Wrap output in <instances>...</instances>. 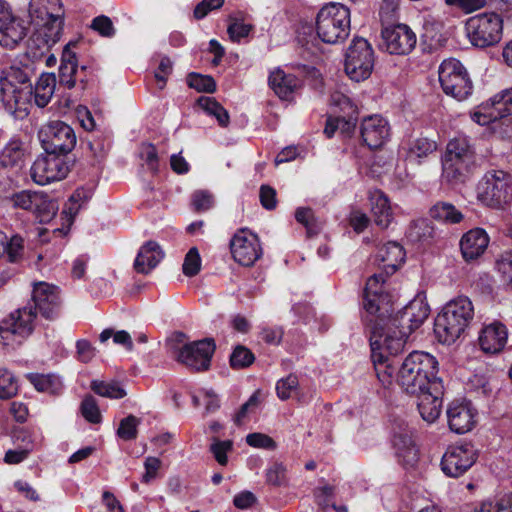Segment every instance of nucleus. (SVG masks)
<instances>
[{
    "instance_id": "1",
    "label": "nucleus",
    "mask_w": 512,
    "mask_h": 512,
    "mask_svg": "<svg viewBox=\"0 0 512 512\" xmlns=\"http://www.w3.org/2000/svg\"><path fill=\"white\" fill-rule=\"evenodd\" d=\"M386 276L374 274L368 278L364 289L363 321L370 333L371 358L376 375L383 385L391 384L394 367L389 356L400 353L409 335L419 328L429 316V306L415 298L393 314L392 296L385 290Z\"/></svg>"
},
{
    "instance_id": "2",
    "label": "nucleus",
    "mask_w": 512,
    "mask_h": 512,
    "mask_svg": "<svg viewBox=\"0 0 512 512\" xmlns=\"http://www.w3.org/2000/svg\"><path fill=\"white\" fill-rule=\"evenodd\" d=\"M62 309L57 286L47 282L33 284L31 300L0 321V344L7 350H17L33 334L39 318L55 321Z\"/></svg>"
},
{
    "instance_id": "3",
    "label": "nucleus",
    "mask_w": 512,
    "mask_h": 512,
    "mask_svg": "<svg viewBox=\"0 0 512 512\" xmlns=\"http://www.w3.org/2000/svg\"><path fill=\"white\" fill-rule=\"evenodd\" d=\"M437 373L438 361L434 356L423 351H413L402 362L397 382L406 393L419 395L434 386V382H442Z\"/></svg>"
},
{
    "instance_id": "4",
    "label": "nucleus",
    "mask_w": 512,
    "mask_h": 512,
    "mask_svg": "<svg viewBox=\"0 0 512 512\" xmlns=\"http://www.w3.org/2000/svg\"><path fill=\"white\" fill-rule=\"evenodd\" d=\"M474 316V307L468 297H458L448 302L437 315L434 332L443 344L454 343L466 330Z\"/></svg>"
},
{
    "instance_id": "5",
    "label": "nucleus",
    "mask_w": 512,
    "mask_h": 512,
    "mask_svg": "<svg viewBox=\"0 0 512 512\" xmlns=\"http://www.w3.org/2000/svg\"><path fill=\"white\" fill-rule=\"evenodd\" d=\"M316 33L327 44H339L346 40L351 30L350 9L336 2L325 4L316 16Z\"/></svg>"
},
{
    "instance_id": "6",
    "label": "nucleus",
    "mask_w": 512,
    "mask_h": 512,
    "mask_svg": "<svg viewBox=\"0 0 512 512\" xmlns=\"http://www.w3.org/2000/svg\"><path fill=\"white\" fill-rule=\"evenodd\" d=\"M31 96L32 85L27 69L11 66L2 71L0 100L9 113L25 111Z\"/></svg>"
},
{
    "instance_id": "7",
    "label": "nucleus",
    "mask_w": 512,
    "mask_h": 512,
    "mask_svg": "<svg viewBox=\"0 0 512 512\" xmlns=\"http://www.w3.org/2000/svg\"><path fill=\"white\" fill-rule=\"evenodd\" d=\"M476 193L483 205L504 208L512 201V174L502 169L488 170L479 180Z\"/></svg>"
},
{
    "instance_id": "8",
    "label": "nucleus",
    "mask_w": 512,
    "mask_h": 512,
    "mask_svg": "<svg viewBox=\"0 0 512 512\" xmlns=\"http://www.w3.org/2000/svg\"><path fill=\"white\" fill-rule=\"evenodd\" d=\"M467 36L472 45L479 48L494 46L502 38L503 20L496 13H481L466 22Z\"/></svg>"
},
{
    "instance_id": "9",
    "label": "nucleus",
    "mask_w": 512,
    "mask_h": 512,
    "mask_svg": "<svg viewBox=\"0 0 512 512\" xmlns=\"http://www.w3.org/2000/svg\"><path fill=\"white\" fill-rule=\"evenodd\" d=\"M439 82L445 94L459 101L467 99L473 84L463 64L454 58L444 60L439 67Z\"/></svg>"
},
{
    "instance_id": "10",
    "label": "nucleus",
    "mask_w": 512,
    "mask_h": 512,
    "mask_svg": "<svg viewBox=\"0 0 512 512\" xmlns=\"http://www.w3.org/2000/svg\"><path fill=\"white\" fill-rule=\"evenodd\" d=\"M373 66L374 52L372 46L366 39L355 37L345 55L346 74L353 81H363L371 75Z\"/></svg>"
},
{
    "instance_id": "11",
    "label": "nucleus",
    "mask_w": 512,
    "mask_h": 512,
    "mask_svg": "<svg viewBox=\"0 0 512 512\" xmlns=\"http://www.w3.org/2000/svg\"><path fill=\"white\" fill-rule=\"evenodd\" d=\"M38 139L45 152H52L66 156L77 142L76 135L71 126L65 122L50 121L41 126Z\"/></svg>"
},
{
    "instance_id": "12",
    "label": "nucleus",
    "mask_w": 512,
    "mask_h": 512,
    "mask_svg": "<svg viewBox=\"0 0 512 512\" xmlns=\"http://www.w3.org/2000/svg\"><path fill=\"white\" fill-rule=\"evenodd\" d=\"M69 171L70 163L66 160V156L45 152L33 162L30 168V176L33 182L44 186L63 180Z\"/></svg>"
},
{
    "instance_id": "13",
    "label": "nucleus",
    "mask_w": 512,
    "mask_h": 512,
    "mask_svg": "<svg viewBox=\"0 0 512 512\" xmlns=\"http://www.w3.org/2000/svg\"><path fill=\"white\" fill-rule=\"evenodd\" d=\"M213 339H203L184 344L174 349L175 358L181 364L195 371H204L210 367L215 351Z\"/></svg>"
},
{
    "instance_id": "14",
    "label": "nucleus",
    "mask_w": 512,
    "mask_h": 512,
    "mask_svg": "<svg viewBox=\"0 0 512 512\" xmlns=\"http://www.w3.org/2000/svg\"><path fill=\"white\" fill-rule=\"evenodd\" d=\"M8 202L15 209L33 212L40 221L50 220L57 210L56 203L38 191L22 190L8 197Z\"/></svg>"
},
{
    "instance_id": "15",
    "label": "nucleus",
    "mask_w": 512,
    "mask_h": 512,
    "mask_svg": "<svg viewBox=\"0 0 512 512\" xmlns=\"http://www.w3.org/2000/svg\"><path fill=\"white\" fill-rule=\"evenodd\" d=\"M476 457L471 444L451 445L442 456L441 469L448 477H460L472 467Z\"/></svg>"
},
{
    "instance_id": "16",
    "label": "nucleus",
    "mask_w": 512,
    "mask_h": 512,
    "mask_svg": "<svg viewBox=\"0 0 512 512\" xmlns=\"http://www.w3.org/2000/svg\"><path fill=\"white\" fill-rule=\"evenodd\" d=\"M230 249L234 260L247 267L252 266L262 256L258 236L247 229H240L234 234Z\"/></svg>"
},
{
    "instance_id": "17",
    "label": "nucleus",
    "mask_w": 512,
    "mask_h": 512,
    "mask_svg": "<svg viewBox=\"0 0 512 512\" xmlns=\"http://www.w3.org/2000/svg\"><path fill=\"white\" fill-rule=\"evenodd\" d=\"M27 31L26 21L14 16L10 6L0 0V45L14 48L26 37Z\"/></svg>"
},
{
    "instance_id": "18",
    "label": "nucleus",
    "mask_w": 512,
    "mask_h": 512,
    "mask_svg": "<svg viewBox=\"0 0 512 512\" xmlns=\"http://www.w3.org/2000/svg\"><path fill=\"white\" fill-rule=\"evenodd\" d=\"M511 114L512 88L494 95L485 104H482L480 110L473 113L472 119L480 125H487L506 119Z\"/></svg>"
},
{
    "instance_id": "19",
    "label": "nucleus",
    "mask_w": 512,
    "mask_h": 512,
    "mask_svg": "<svg viewBox=\"0 0 512 512\" xmlns=\"http://www.w3.org/2000/svg\"><path fill=\"white\" fill-rule=\"evenodd\" d=\"M386 50L390 54H409L417 43L416 34L406 24L384 27L381 32Z\"/></svg>"
},
{
    "instance_id": "20",
    "label": "nucleus",
    "mask_w": 512,
    "mask_h": 512,
    "mask_svg": "<svg viewBox=\"0 0 512 512\" xmlns=\"http://www.w3.org/2000/svg\"><path fill=\"white\" fill-rule=\"evenodd\" d=\"M360 135L364 145L375 150L381 148L390 138V125L380 115L365 117L360 125Z\"/></svg>"
},
{
    "instance_id": "21",
    "label": "nucleus",
    "mask_w": 512,
    "mask_h": 512,
    "mask_svg": "<svg viewBox=\"0 0 512 512\" xmlns=\"http://www.w3.org/2000/svg\"><path fill=\"white\" fill-rule=\"evenodd\" d=\"M86 66H82L78 69V61L75 52L71 50V43H68L62 52L61 64L59 66V84L72 89L76 86L77 81L82 84V88H85L88 82L86 75Z\"/></svg>"
},
{
    "instance_id": "22",
    "label": "nucleus",
    "mask_w": 512,
    "mask_h": 512,
    "mask_svg": "<svg viewBox=\"0 0 512 512\" xmlns=\"http://www.w3.org/2000/svg\"><path fill=\"white\" fill-rule=\"evenodd\" d=\"M476 169V159H442V179L450 185L464 184Z\"/></svg>"
},
{
    "instance_id": "23",
    "label": "nucleus",
    "mask_w": 512,
    "mask_h": 512,
    "mask_svg": "<svg viewBox=\"0 0 512 512\" xmlns=\"http://www.w3.org/2000/svg\"><path fill=\"white\" fill-rule=\"evenodd\" d=\"M434 383V386L416 395L419 398L417 403L419 413L422 419L428 423H433L438 419L442 405L443 384L442 382Z\"/></svg>"
},
{
    "instance_id": "24",
    "label": "nucleus",
    "mask_w": 512,
    "mask_h": 512,
    "mask_svg": "<svg viewBox=\"0 0 512 512\" xmlns=\"http://www.w3.org/2000/svg\"><path fill=\"white\" fill-rule=\"evenodd\" d=\"M268 84L281 100L287 101H291L302 87V81L297 76L286 73L281 68H276L270 73Z\"/></svg>"
},
{
    "instance_id": "25",
    "label": "nucleus",
    "mask_w": 512,
    "mask_h": 512,
    "mask_svg": "<svg viewBox=\"0 0 512 512\" xmlns=\"http://www.w3.org/2000/svg\"><path fill=\"white\" fill-rule=\"evenodd\" d=\"M447 420L452 432L464 434L475 425V411L469 403L453 402L447 409Z\"/></svg>"
},
{
    "instance_id": "26",
    "label": "nucleus",
    "mask_w": 512,
    "mask_h": 512,
    "mask_svg": "<svg viewBox=\"0 0 512 512\" xmlns=\"http://www.w3.org/2000/svg\"><path fill=\"white\" fill-rule=\"evenodd\" d=\"M507 336L506 326L500 322H493L481 330L479 345L485 353L495 354L504 348Z\"/></svg>"
},
{
    "instance_id": "27",
    "label": "nucleus",
    "mask_w": 512,
    "mask_h": 512,
    "mask_svg": "<svg viewBox=\"0 0 512 512\" xmlns=\"http://www.w3.org/2000/svg\"><path fill=\"white\" fill-rule=\"evenodd\" d=\"M489 244L488 234L484 229L475 228L465 233L460 241V249L466 261L480 257Z\"/></svg>"
},
{
    "instance_id": "28",
    "label": "nucleus",
    "mask_w": 512,
    "mask_h": 512,
    "mask_svg": "<svg viewBox=\"0 0 512 512\" xmlns=\"http://www.w3.org/2000/svg\"><path fill=\"white\" fill-rule=\"evenodd\" d=\"M393 445L400 462L405 466H413L418 461V450L412 439V432L408 427H399L394 431Z\"/></svg>"
},
{
    "instance_id": "29",
    "label": "nucleus",
    "mask_w": 512,
    "mask_h": 512,
    "mask_svg": "<svg viewBox=\"0 0 512 512\" xmlns=\"http://www.w3.org/2000/svg\"><path fill=\"white\" fill-rule=\"evenodd\" d=\"M29 13L44 25L58 23L60 26L62 24L63 11L60 0H31Z\"/></svg>"
},
{
    "instance_id": "30",
    "label": "nucleus",
    "mask_w": 512,
    "mask_h": 512,
    "mask_svg": "<svg viewBox=\"0 0 512 512\" xmlns=\"http://www.w3.org/2000/svg\"><path fill=\"white\" fill-rule=\"evenodd\" d=\"M26 148L19 138H12L0 151V166L4 169H21L25 163Z\"/></svg>"
},
{
    "instance_id": "31",
    "label": "nucleus",
    "mask_w": 512,
    "mask_h": 512,
    "mask_svg": "<svg viewBox=\"0 0 512 512\" xmlns=\"http://www.w3.org/2000/svg\"><path fill=\"white\" fill-rule=\"evenodd\" d=\"M371 213L374 222L382 229L388 228L393 221V211L387 196L380 190H375L369 196Z\"/></svg>"
},
{
    "instance_id": "32",
    "label": "nucleus",
    "mask_w": 512,
    "mask_h": 512,
    "mask_svg": "<svg viewBox=\"0 0 512 512\" xmlns=\"http://www.w3.org/2000/svg\"><path fill=\"white\" fill-rule=\"evenodd\" d=\"M163 258V252L154 241L146 242L139 250L134 262V268L138 273L148 274Z\"/></svg>"
},
{
    "instance_id": "33",
    "label": "nucleus",
    "mask_w": 512,
    "mask_h": 512,
    "mask_svg": "<svg viewBox=\"0 0 512 512\" xmlns=\"http://www.w3.org/2000/svg\"><path fill=\"white\" fill-rule=\"evenodd\" d=\"M332 103L336 106H340L342 110L347 109V117L337 116V127L338 131L345 135L350 136L356 127V107L351 103L350 99L340 93H336L332 96Z\"/></svg>"
},
{
    "instance_id": "34",
    "label": "nucleus",
    "mask_w": 512,
    "mask_h": 512,
    "mask_svg": "<svg viewBox=\"0 0 512 512\" xmlns=\"http://www.w3.org/2000/svg\"><path fill=\"white\" fill-rule=\"evenodd\" d=\"M436 149V142L426 137L413 139L408 143L407 147H402L406 160L414 163H420L421 159L428 157Z\"/></svg>"
},
{
    "instance_id": "35",
    "label": "nucleus",
    "mask_w": 512,
    "mask_h": 512,
    "mask_svg": "<svg viewBox=\"0 0 512 512\" xmlns=\"http://www.w3.org/2000/svg\"><path fill=\"white\" fill-rule=\"evenodd\" d=\"M56 87V76L54 73H42L35 84L34 100L38 107H45L50 102Z\"/></svg>"
},
{
    "instance_id": "36",
    "label": "nucleus",
    "mask_w": 512,
    "mask_h": 512,
    "mask_svg": "<svg viewBox=\"0 0 512 512\" xmlns=\"http://www.w3.org/2000/svg\"><path fill=\"white\" fill-rule=\"evenodd\" d=\"M385 268H390L394 272L405 260V251L403 247L394 241L382 246L377 254Z\"/></svg>"
},
{
    "instance_id": "37",
    "label": "nucleus",
    "mask_w": 512,
    "mask_h": 512,
    "mask_svg": "<svg viewBox=\"0 0 512 512\" xmlns=\"http://www.w3.org/2000/svg\"><path fill=\"white\" fill-rule=\"evenodd\" d=\"M430 216L438 221L447 224L460 223L464 216L463 214L449 202H437L430 208Z\"/></svg>"
},
{
    "instance_id": "38",
    "label": "nucleus",
    "mask_w": 512,
    "mask_h": 512,
    "mask_svg": "<svg viewBox=\"0 0 512 512\" xmlns=\"http://www.w3.org/2000/svg\"><path fill=\"white\" fill-rule=\"evenodd\" d=\"M476 159L474 151L464 137L451 139L447 146L443 159Z\"/></svg>"
},
{
    "instance_id": "39",
    "label": "nucleus",
    "mask_w": 512,
    "mask_h": 512,
    "mask_svg": "<svg viewBox=\"0 0 512 512\" xmlns=\"http://www.w3.org/2000/svg\"><path fill=\"white\" fill-rule=\"evenodd\" d=\"M198 105L208 115L214 116L220 126H228L230 120L229 114L227 110L215 98L202 96L198 99Z\"/></svg>"
},
{
    "instance_id": "40",
    "label": "nucleus",
    "mask_w": 512,
    "mask_h": 512,
    "mask_svg": "<svg viewBox=\"0 0 512 512\" xmlns=\"http://www.w3.org/2000/svg\"><path fill=\"white\" fill-rule=\"evenodd\" d=\"M434 227L428 219H417L413 221L408 229L407 236L411 241L420 242L433 238Z\"/></svg>"
},
{
    "instance_id": "41",
    "label": "nucleus",
    "mask_w": 512,
    "mask_h": 512,
    "mask_svg": "<svg viewBox=\"0 0 512 512\" xmlns=\"http://www.w3.org/2000/svg\"><path fill=\"white\" fill-rule=\"evenodd\" d=\"M295 219L302 224L307 231V235H317L322 229V222L318 220L311 208L299 207L295 212Z\"/></svg>"
},
{
    "instance_id": "42",
    "label": "nucleus",
    "mask_w": 512,
    "mask_h": 512,
    "mask_svg": "<svg viewBox=\"0 0 512 512\" xmlns=\"http://www.w3.org/2000/svg\"><path fill=\"white\" fill-rule=\"evenodd\" d=\"M91 389L102 397L111 399H122L126 396L125 389L118 382H105L93 380L91 382Z\"/></svg>"
},
{
    "instance_id": "43",
    "label": "nucleus",
    "mask_w": 512,
    "mask_h": 512,
    "mask_svg": "<svg viewBox=\"0 0 512 512\" xmlns=\"http://www.w3.org/2000/svg\"><path fill=\"white\" fill-rule=\"evenodd\" d=\"M18 383L12 372L0 367V399H9L17 394Z\"/></svg>"
},
{
    "instance_id": "44",
    "label": "nucleus",
    "mask_w": 512,
    "mask_h": 512,
    "mask_svg": "<svg viewBox=\"0 0 512 512\" xmlns=\"http://www.w3.org/2000/svg\"><path fill=\"white\" fill-rule=\"evenodd\" d=\"M24 253V240L19 235H13L9 239L5 235V255L11 263L22 259Z\"/></svg>"
},
{
    "instance_id": "45",
    "label": "nucleus",
    "mask_w": 512,
    "mask_h": 512,
    "mask_svg": "<svg viewBox=\"0 0 512 512\" xmlns=\"http://www.w3.org/2000/svg\"><path fill=\"white\" fill-rule=\"evenodd\" d=\"M140 419L134 415H129L120 421L117 429V435L119 438L125 441H131L137 438L138 426Z\"/></svg>"
},
{
    "instance_id": "46",
    "label": "nucleus",
    "mask_w": 512,
    "mask_h": 512,
    "mask_svg": "<svg viewBox=\"0 0 512 512\" xmlns=\"http://www.w3.org/2000/svg\"><path fill=\"white\" fill-rule=\"evenodd\" d=\"M189 87L206 93H213L216 90V82L211 76L190 73L187 77Z\"/></svg>"
},
{
    "instance_id": "47",
    "label": "nucleus",
    "mask_w": 512,
    "mask_h": 512,
    "mask_svg": "<svg viewBox=\"0 0 512 512\" xmlns=\"http://www.w3.org/2000/svg\"><path fill=\"white\" fill-rule=\"evenodd\" d=\"M111 337H113V342L115 344L124 346L128 351L133 350V341L130 334L127 331L120 330L114 332L113 329L110 328L104 329L99 335V340L100 342L105 343Z\"/></svg>"
},
{
    "instance_id": "48",
    "label": "nucleus",
    "mask_w": 512,
    "mask_h": 512,
    "mask_svg": "<svg viewBox=\"0 0 512 512\" xmlns=\"http://www.w3.org/2000/svg\"><path fill=\"white\" fill-rule=\"evenodd\" d=\"M30 381L41 392L55 393L60 387V381L52 375H31Z\"/></svg>"
},
{
    "instance_id": "49",
    "label": "nucleus",
    "mask_w": 512,
    "mask_h": 512,
    "mask_svg": "<svg viewBox=\"0 0 512 512\" xmlns=\"http://www.w3.org/2000/svg\"><path fill=\"white\" fill-rule=\"evenodd\" d=\"M255 360L254 354L245 346H237L231 356L230 364L233 368H245L250 366Z\"/></svg>"
},
{
    "instance_id": "50",
    "label": "nucleus",
    "mask_w": 512,
    "mask_h": 512,
    "mask_svg": "<svg viewBox=\"0 0 512 512\" xmlns=\"http://www.w3.org/2000/svg\"><path fill=\"white\" fill-rule=\"evenodd\" d=\"M81 413L83 417L90 423L98 424L101 422V412L96 400L92 396H86L83 399L81 403Z\"/></svg>"
},
{
    "instance_id": "51",
    "label": "nucleus",
    "mask_w": 512,
    "mask_h": 512,
    "mask_svg": "<svg viewBox=\"0 0 512 512\" xmlns=\"http://www.w3.org/2000/svg\"><path fill=\"white\" fill-rule=\"evenodd\" d=\"M201 269V258L197 248L192 247L184 258L182 265L183 274L187 277H193L199 273Z\"/></svg>"
},
{
    "instance_id": "52",
    "label": "nucleus",
    "mask_w": 512,
    "mask_h": 512,
    "mask_svg": "<svg viewBox=\"0 0 512 512\" xmlns=\"http://www.w3.org/2000/svg\"><path fill=\"white\" fill-rule=\"evenodd\" d=\"M13 443L15 447H19L22 450H27L29 453L34 450L36 445L34 434L24 428L14 431Z\"/></svg>"
},
{
    "instance_id": "53",
    "label": "nucleus",
    "mask_w": 512,
    "mask_h": 512,
    "mask_svg": "<svg viewBox=\"0 0 512 512\" xmlns=\"http://www.w3.org/2000/svg\"><path fill=\"white\" fill-rule=\"evenodd\" d=\"M232 445V441L230 440L220 441L213 438V442L210 445V451L220 465L225 466L227 464V453L232 450Z\"/></svg>"
},
{
    "instance_id": "54",
    "label": "nucleus",
    "mask_w": 512,
    "mask_h": 512,
    "mask_svg": "<svg viewBox=\"0 0 512 512\" xmlns=\"http://www.w3.org/2000/svg\"><path fill=\"white\" fill-rule=\"evenodd\" d=\"M191 204L197 212L207 211L213 206L214 197L207 190H197L192 194Z\"/></svg>"
},
{
    "instance_id": "55",
    "label": "nucleus",
    "mask_w": 512,
    "mask_h": 512,
    "mask_svg": "<svg viewBox=\"0 0 512 512\" xmlns=\"http://www.w3.org/2000/svg\"><path fill=\"white\" fill-rule=\"evenodd\" d=\"M495 267L505 282H512V251H505L496 259Z\"/></svg>"
},
{
    "instance_id": "56",
    "label": "nucleus",
    "mask_w": 512,
    "mask_h": 512,
    "mask_svg": "<svg viewBox=\"0 0 512 512\" xmlns=\"http://www.w3.org/2000/svg\"><path fill=\"white\" fill-rule=\"evenodd\" d=\"M140 158L150 171L156 172L158 170L159 159L156 147L153 144L146 143L141 146Z\"/></svg>"
},
{
    "instance_id": "57",
    "label": "nucleus",
    "mask_w": 512,
    "mask_h": 512,
    "mask_svg": "<svg viewBox=\"0 0 512 512\" xmlns=\"http://www.w3.org/2000/svg\"><path fill=\"white\" fill-rule=\"evenodd\" d=\"M92 193L89 189L78 188L69 198V212L71 214H77L81 207L86 204L91 198Z\"/></svg>"
},
{
    "instance_id": "58",
    "label": "nucleus",
    "mask_w": 512,
    "mask_h": 512,
    "mask_svg": "<svg viewBox=\"0 0 512 512\" xmlns=\"http://www.w3.org/2000/svg\"><path fill=\"white\" fill-rule=\"evenodd\" d=\"M246 443L251 447L266 450H274L277 447L276 442L270 436L263 433L248 434L246 436Z\"/></svg>"
},
{
    "instance_id": "59",
    "label": "nucleus",
    "mask_w": 512,
    "mask_h": 512,
    "mask_svg": "<svg viewBox=\"0 0 512 512\" xmlns=\"http://www.w3.org/2000/svg\"><path fill=\"white\" fill-rule=\"evenodd\" d=\"M298 386V378L295 375H289L280 379L276 384L277 396L281 400H287L291 397L292 391Z\"/></svg>"
},
{
    "instance_id": "60",
    "label": "nucleus",
    "mask_w": 512,
    "mask_h": 512,
    "mask_svg": "<svg viewBox=\"0 0 512 512\" xmlns=\"http://www.w3.org/2000/svg\"><path fill=\"white\" fill-rule=\"evenodd\" d=\"M91 28L103 37H112L115 34V28L112 20L105 15L95 17L92 20Z\"/></svg>"
},
{
    "instance_id": "61",
    "label": "nucleus",
    "mask_w": 512,
    "mask_h": 512,
    "mask_svg": "<svg viewBox=\"0 0 512 512\" xmlns=\"http://www.w3.org/2000/svg\"><path fill=\"white\" fill-rule=\"evenodd\" d=\"M252 25L234 20L228 26L227 33L233 42H239L242 38L247 37L252 30Z\"/></svg>"
},
{
    "instance_id": "62",
    "label": "nucleus",
    "mask_w": 512,
    "mask_h": 512,
    "mask_svg": "<svg viewBox=\"0 0 512 512\" xmlns=\"http://www.w3.org/2000/svg\"><path fill=\"white\" fill-rule=\"evenodd\" d=\"M225 0H202L194 9V17L198 20L203 19L210 11L219 9Z\"/></svg>"
},
{
    "instance_id": "63",
    "label": "nucleus",
    "mask_w": 512,
    "mask_h": 512,
    "mask_svg": "<svg viewBox=\"0 0 512 512\" xmlns=\"http://www.w3.org/2000/svg\"><path fill=\"white\" fill-rule=\"evenodd\" d=\"M267 482L274 486H280L285 480V467L282 464L274 463L266 473Z\"/></svg>"
},
{
    "instance_id": "64",
    "label": "nucleus",
    "mask_w": 512,
    "mask_h": 512,
    "mask_svg": "<svg viewBox=\"0 0 512 512\" xmlns=\"http://www.w3.org/2000/svg\"><path fill=\"white\" fill-rule=\"evenodd\" d=\"M260 202L261 205L267 210H273L276 208V191L268 185H262L260 188Z\"/></svg>"
}]
</instances>
